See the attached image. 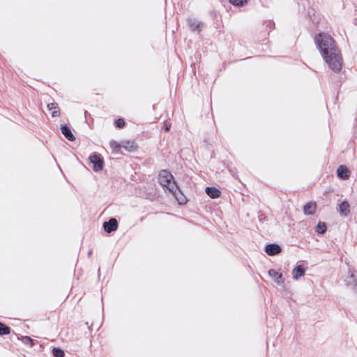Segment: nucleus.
<instances>
[{
    "label": "nucleus",
    "instance_id": "423d86ee",
    "mask_svg": "<svg viewBox=\"0 0 357 357\" xmlns=\"http://www.w3.org/2000/svg\"><path fill=\"white\" fill-rule=\"evenodd\" d=\"M282 251L281 247L276 243H270L266 245L265 252L269 256L279 254Z\"/></svg>",
    "mask_w": 357,
    "mask_h": 357
},
{
    "label": "nucleus",
    "instance_id": "20e7f679",
    "mask_svg": "<svg viewBox=\"0 0 357 357\" xmlns=\"http://www.w3.org/2000/svg\"><path fill=\"white\" fill-rule=\"evenodd\" d=\"M344 280L347 286L355 289L357 285V271L355 270H349V275Z\"/></svg>",
    "mask_w": 357,
    "mask_h": 357
},
{
    "label": "nucleus",
    "instance_id": "412c9836",
    "mask_svg": "<svg viewBox=\"0 0 357 357\" xmlns=\"http://www.w3.org/2000/svg\"><path fill=\"white\" fill-rule=\"evenodd\" d=\"M114 124H115L116 128H122L124 127L126 123H125V121L123 119L119 118V119H118L117 120L115 121Z\"/></svg>",
    "mask_w": 357,
    "mask_h": 357
},
{
    "label": "nucleus",
    "instance_id": "7ed1b4c3",
    "mask_svg": "<svg viewBox=\"0 0 357 357\" xmlns=\"http://www.w3.org/2000/svg\"><path fill=\"white\" fill-rule=\"evenodd\" d=\"M89 160L93 165V170L95 172H99L103 169L104 160L100 154L93 153L89 156Z\"/></svg>",
    "mask_w": 357,
    "mask_h": 357
},
{
    "label": "nucleus",
    "instance_id": "393cba45",
    "mask_svg": "<svg viewBox=\"0 0 357 357\" xmlns=\"http://www.w3.org/2000/svg\"><path fill=\"white\" fill-rule=\"evenodd\" d=\"M91 253H92V251L91 250L89 252L88 255L90 256L91 255Z\"/></svg>",
    "mask_w": 357,
    "mask_h": 357
},
{
    "label": "nucleus",
    "instance_id": "6e6552de",
    "mask_svg": "<svg viewBox=\"0 0 357 357\" xmlns=\"http://www.w3.org/2000/svg\"><path fill=\"white\" fill-rule=\"evenodd\" d=\"M337 176L343 180L347 179L350 176V172L347 167L341 165L337 170Z\"/></svg>",
    "mask_w": 357,
    "mask_h": 357
},
{
    "label": "nucleus",
    "instance_id": "ddd939ff",
    "mask_svg": "<svg viewBox=\"0 0 357 357\" xmlns=\"http://www.w3.org/2000/svg\"><path fill=\"white\" fill-rule=\"evenodd\" d=\"M206 193L211 198L215 199L220 196V191L214 187H206L205 190Z\"/></svg>",
    "mask_w": 357,
    "mask_h": 357
},
{
    "label": "nucleus",
    "instance_id": "f257e3e1",
    "mask_svg": "<svg viewBox=\"0 0 357 357\" xmlns=\"http://www.w3.org/2000/svg\"><path fill=\"white\" fill-rule=\"evenodd\" d=\"M314 43L328 67L335 73L340 72L342 66V58L331 36L319 33L314 36Z\"/></svg>",
    "mask_w": 357,
    "mask_h": 357
},
{
    "label": "nucleus",
    "instance_id": "9b49d317",
    "mask_svg": "<svg viewBox=\"0 0 357 357\" xmlns=\"http://www.w3.org/2000/svg\"><path fill=\"white\" fill-rule=\"evenodd\" d=\"M188 25L192 31L199 32L201 31V24L195 19H188Z\"/></svg>",
    "mask_w": 357,
    "mask_h": 357
},
{
    "label": "nucleus",
    "instance_id": "dca6fc26",
    "mask_svg": "<svg viewBox=\"0 0 357 357\" xmlns=\"http://www.w3.org/2000/svg\"><path fill=\"white\" fill-rule=\"evenodd\" d=\"M326 229L327 227L326 223L323 222H319L316 227V231L318 234H323L326 232Z\"/></svg>",
    "mask_w": 357,
    "mask_h": 357
},
{
    "label": "nucleus",
    "instance_id": "f03ea898",
    "mask_svg": "<svg viewBox=\"0 0 357 357\" xmlns=\"http://www.w3.org/2000/svg\"><path fill=\"white\" fill-rule=\"evenodd\" d=\"M159 183L165 187L176 198L179 204H185L187 199L182 193L170 172L162 169L158 176Z\"/></svg>",
    "mask_w": 357,
    "mask_h": 357
},
{
    "label": "nucleus",
    "instance_id": "4468645a",
    "mask_svg": "<svg viewBox=\"0 0 357 357\" xmlns=\"http://www.w3.org/2000/svg\"><path fill=\"white\" fill-rule=\"evenodd\" d=\"M305 273V269L301 265L297 266L292 271L293 278L297 280L301 277L303 276Z\"/></svg>",
    "mask_w": 357,
    "mask_h": 357
},
{
    "label": "nucleus",
    "instance_id": "b1692460",
    "mask_svg": "<svg viewBox=\"0 0 357 357\" xmlns=\"http://www.w3.org/2000/svg\"><path fill=\"white\" fill-rule=\"evenodd\" d=\"M163 128H164V129H165V130L166 132H168V131H169V130H170V125H167V123H165V125H164V127H163Z\"/></svg>",
    "mask_w": 357,
    "mask_h": 357
},
{
    "label": "nucleus",
    "instance_id": "f3484780",
    "mask_svg": "<svg viewBox=\"0 0 357 357\" xmlns=\"http://www.w3.org/2000/svg\"><path fill=\"white\" fill-rule=\"evenodd\" d=\"M10 333V328L6 324L0 322V335H8Z\"/></svg>",
    "mask_w": 357,
    "mask_h": 357
},
{
    "label": "nucleus",
    "instance_id": "f8f14e48",
    "mask_svg": "<svg viewBox=\"0 0 357 357\" xmlns=\"http://www.w3.org/2000/svg\"><path fill=\"white\" fill-rule=\"evenodd\" d=\"M338 206V211L342 215L347 216L350 213L349 204L347 201H342Z\"/></svg>",
    "mask_w": 357,
    "mask_h": 357
},
{
    "label": "nucleus",
    "instance_id": "0eeeda50",
    "mask_svg": "<svg viewBox=\"0 0 357 357\" xmlns=\"http://www.w3.org/2000/svg\"><path fill=\"white\" fill-rule=\"evenodd\" d=\"M268 275L274 279L277 284L282 285L284 283V278L282 277V274L281 273L278 272L274 269H271L268 271Z\"/></svg>",
    "mask_w": 357,
    "mask_h": 357
},
{
    "label": "nucleus",
    "instance_id": "1a4fd4ad",
    "mask_svg": "<svg viewBox=\"0 0 357 357\" xmlns=\"http://www.w3.org/2000/svg\"><path fill=\"white\" fill-rule=\"evenodd\" d=\"M61 130L62 134L68 140L73 142L75 139L74 135L73 134L70 128L67 125L61 126Z\"/></svg>",
    "mask_w": 357,
    "mask_h": 357
},
{
    "label": "nucleus",
    "instance_id": "4be33fe9",
    "mask_svg": "<svg viewBox=\"0 0 357 357\" xmlns=\"http://www.w3.org/2000/svg\"><path fill=\"white\" fill-rule=\"evenodd\" d=\"M123 147L130 151L135 149L134 143L132 142H127L126 145H124Z\"/></svg>",
    "mask_w": 357,
    "mask_h": 357
},
{
    "label": "nucleus",
    "instance_id": "aec40b11",
    "mask_svg": "<svg viewBox=\"0 0 357 357\" xmlns=\"http://www.w3.org/2000/svg\"><path fill=\"white\" fill-rule=\"evenodd\" d=\"M229 2L235 6H243L246 2V0H229Z\"/></svg>",
    "mask_w": 357,
    "mask_h": 357
},
{
    "label": "nucleus",
    "instance_id": "5701e85b",
    "mask_svg": "<svg viewBox=\"0 0 357 357\" xmlns=\"http://www.w3.org/2000/svg\"><path fill=\"white\" fill-rule=\"evenodd\" d=\"M110 146L113 150H118L120 149L121 145L116 141L112 140L110 142Z\"/></svg>",
    "mask_w": 357,
    "mask_h": 357
},
{
    "label": "nucleus",
    "instance_id": "2eb2a0df",
    "mask_svg": "<svg viewBox=\"0 0 357 357\" xmlns=\"http://www.w3.org/2000/svg\"><path fill=\"white\" fill-rule=\"evenodd\" d=\"M47 109L49 110H52V116L56 117L60 115V109L59 108L58 104L56 102H51L47 104Z\"/></svg>",
    "mask_w": 357,
    "mask_h": 357
},
{
    "label": "nucleus",
    "instance_id": "a211bd4d",
    "mask_svg": "<svg viewBox=\"0 0 357 357\" xmlns=\"http://www.w3.org/2000/svg\"><path fill=\"white\" fill-rule=\"evenodd\" d=\"M52 354L54 357H63L65 355L64 351L59 347L53 348Z\"/></svg>",
    "mask_w": 357,
    "mask_h": 357
},
{
    "label": "nucleus",
    "instance_id": "6ab92c4d",
    "mask_svg": "<svg viewBox=\"0 0 357 357\" xmlns=\"http://www.w3.org/2000/svg\"><path fill=\"white\" fill-rule=\"evenodd\" d=\"M22 341L24 344L29 345L30 347L33 345V340L29 336H23L22 337Z\"/></svg>",
    "mask_w": 357,
    "mask_h": 357
},
{
    "label": "nucleus",
    "instance_id": "39448f33",
    "mask_svg": "<svg viewBox=\"0 0 357 357\" xmlns=\"http://www.w3.org/2000/svg\"><path fill=\"white\" fill-rule=\"evenodd\" d=\"M103 228L107 233L114 231L118 228V222L115 218H111L103 223Z\"/></svg>",
    "mask_w": 357,
    "mask_h": 357
},
{
    "label": "nucleus",
    "instance_id": "9d476101",
    "mask_svg": "<svg viewBox=\"0 0 357 357\" xmlns=\"http://www.w3.org/2000/svg\"><path fill=\"white\" fill-rule=\"evenodd\" d=\"M317 208L315 202H309L303 206V212L305 215H312Z\"/></svg>",
    "mask_w": 357,
    "mask_h": 357
}]
</instances>
